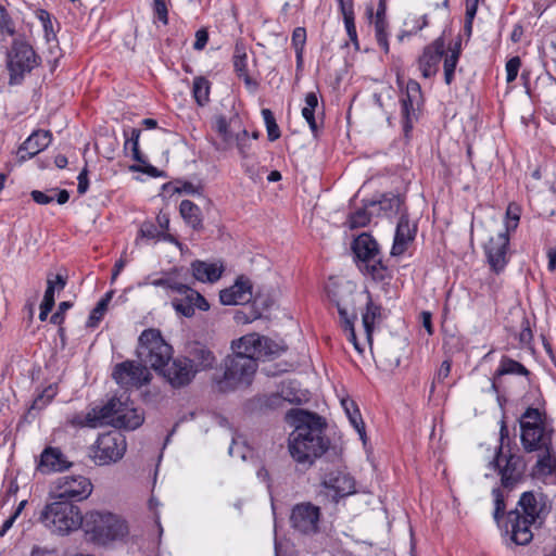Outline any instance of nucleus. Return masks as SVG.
Returning <instances> with one entry per match:
<instances>
[{"label":"nucleus","instance_id":"1","mask_svg":"<svg viewBox=\"0 0 556 556\" xmlns=\"http://www.w3.org/2000/svg\"><path fill=\"white\" fill-rule=\"evenodd\" d=\"M286 419L294 427L288 439L291 457L298 464L311 466L328 448V441L324 437V419L299 408L290 409Z\"/></svg>","mask_w":556,"mask_h":556},{"label":"nucleus","instance_id":"2","mask_svg":"<svg viewBox=\"0 0 556 556\" xmlns=\"http://www.w3.org/2000/svg\"><path fill=\"white\" fill-rule=\"evenodd\" d=\"M124 395L112 397L105 405L93 408L87 414L85 425L97 428L108 424L127 430L140 427L144 420L143 414L134 406L128 396Z\"/></svg>","mask_w":556,"mask_h":556},{"label":"nucleus","instance_id":"3","mask_svg":"<svg viewBox=\"0 0 556 556\" xmlns=\"http://www.w3.org/2000/svg\"><path fill=\"white\" fill-rule=\"evenodd\" d=\"M328 298L336 304L340 316L341 327L348 333V339L353 343L355 350L362 352L357 342L354 321L357 318L355 312V290L352 283L345 282H330L326 287Z\"/></svg>","mask_w":556,"mask_h":556},{"label":"nucleus","instance_id":"4","mask_svg":"<svg viewBox=\"0 0 556 556\" xmlns=\"http://www.w3.org/2000/svg\"><path fill=\"white\" fill-rule=\"evenodd\" d=\"M39 521L51 532L65 535L80 527L83 517L77 506L65 500H56L45 506Z\"/></svg>","mask_w":556,"mask_h":556},{"label":"nucleus","instance_id":"5","mask_svg":"<svg viewBox=\"0 0 556 556\" xmlns=\"http://www.w3.org/2000/svg\"><path fill=\"white\" fill-rule=\"evenodd\" d=\"M353 252L358 268L365 275L379 282L391 278L389 268L382 263L378 243L370 235H359L353 242Z\"/></svg>","mask_w":556,"mask_h":556},{"label":"nucleus","instance_id":"6","mask_svg":"<svg viewBox=\"0 0 556 556\" xmlns=\"http://www.w3.org/2000/svg\"><path fill=\"white\" fill-rule=\"evenodd\" d=\"M86 533L99 545L122 540L128 533L126 522L111 513H91L86 520Z\"/></svg>","mask_w":556,"mask_h":556},{"label":"nucleus","instance_id":"7","mask_svg":"<svg viewBox=\"0 0 556 556\" xmlns=\"http://www.w3.org/2000/svg\"><path fill=\"white\" fill-rule=\"evenodd\" d=\"M257 369V362L251 357L232 354L224 359V375L217 380L223 392L250 386Z\"/></svg>","mask_w":556,"mask_h":556},{"label":"nucleus","instance_id":"8","mask_svg":"<svg viewBox=\"0 0 556 556\" xmlns=\"http://www.w3.org/2000/svg\"><path fill=\"white\" fill-rule=\"evenodd\" d=\"M137 355L143 365L157 371L172 361L173 349L163 339L160 330L146 329L138 339Z\"/></svg>","mask_w":556,"mask_h":556},{"label":"nucleus","instance_id":"9","mask_svg":"<svg viewBox=\"0 0 556 556\" xmlns=\"http://www.w3.org/2000/svg\"><path fill=\"white\" fill-rule=\"evenodd\" d=\"M520 428L521 444L525 451L530 453L552 445V430L546 428L538 408H527L521 415Z\"/></svg>","mask_w":556,"mask_h":556},{"label":"nucleus","instance_id":"10","mask_svg":"<svg viewBox=\"0 0 556 556\" xmlns=\"http://www.w3.org/2000/svg\"><path fill=\"white\" fill-rule=\"evenodd\" d=\"M39 61L40 58L23 36L14 38L7 52V66L10 72V84H20L25 74L30 73L36 66H38Z\"/></svg>","mask_w":556,"mask_h":556},{"label":"nucleus","instance_id":"11","mask_svg":"<svg viewBox=\"0 0 556 556\" xmlns=\"http://www.w3.org/2000/svg\"><path fill=\"white\" fill-rule=\"evenodd\" d=\"M127 450L126 438L117 430L102 433L90 447V457L99 466L117 463Z\"/></svg>","mask_w":556,"mask_h":556},{"label":"nucleus","instance_id":"12","mask_svg":"<svg viewBox=\"0 0 556 556\" xmlns=\"http://www.w3.org/2000/svg\"><path fill=\"white\" fill-rule=\"evenodd\" d=\"M424 99L420 85L416 80H408L405 91L400 98L401 116L405 137L409 136L414 123L418 119Z\"/></svg>","mask_w":556,"mask_h":556},{"label":"nucleus","instance_id":"13","mask_svg":"<svg viewBox=\"0 0 556 556\" xmlns=\"http://www.w3.org/2000/svg\"><path fill=\"white\" fill-rule=\"evenodd\" d=\"M92 492V483L84 476H64L54 482L52 497L67 502L83 501Z\"/></svg>","mask_w":556,"mask_h":556},{"label":"nucleus","instance_id":"14","mask_svg":"<svg viewBox=\"0 0 556 556\" xmlns=\"http://www.w3.org/2000/svg\"><path fill=\"white\" fill-rule=\"evenodd\" d=\"M502 448L501 445L491 465L497 469L502 486L510 490L522 479L526 465L519 455H503Z\"/></svg>","mask_w":556,"mask_h":556},{"label":"nucleus","instance_id":"15","mask_svg":"<svg viewBox=\"0 0 556 556\" xmlns=\"http://www.w3.org/2000/svg\"><path fill=\"white\" fill-rule=\"evenodd\" d=\"M177 296L172 301V305L177 314L185 317H192L195 308L206 312L210 308L208 302L198 291L187 285L180 283L176 291Z\"/></svg>","mask_w":556,"mask_h":556},{"label":"nucleus","instance_id":"16","mask_svg":"<svg viewBox=\"0 0 556 556\" xmlns=\"http://www.w3.org/2000/svg\"><path fill=\"white\" fill-rule=\"evenodd\" d=\"M484 255L491 270L502 273L508 263L509 236L507 232H498L491 237L483 247Z\"/></svg>","mask_w":556,"mask_h":556},{"label":"nucleus","instance_id":"17","mask_svg":"<svg viewBox=\"0 0 556 556\" xmlns=\"http://www.w3.org/2000/svg\"><path fill=\"white\" fill-rule=\"evenodd\" d=\"M231 348L235 354L251 357L254 361L275 353L273 342L257 333L241 337L232 342Z\"/></svg>","mask_w":556,"mask_h":556},{"label":"nucleus","instance_id":"18","mask_svg":"<svg viewBox=\"0 0 556 556\" xmlns=\"http://www.w3.org/2000/svg\"><path fill=\"white\" fill-rule=\"evenodd\" d=\"M320 509L312 503L296 504L290 515L291 527L303 534H313L318 531Z\"/></svg>","mask_w":556,"mask_h":556},{"label":"nucleus","instance_id":"19","mask_svg":"<svg viewBox=\"0 0 556 556\" xmlns=\"http://www.w3.org/2000/svg\"><path fill=\"white\" fill-rule=\"evenodd\" d=\"M321 485L325 494L332 502L338 503L340 498L352 495L356 492L355 480L352 476L341 470H333L325 475Z\"/></svg>","mask_w":556,"mask_h":556},{"label":"nucleus","instance_id":"20","mask_svg":"<svg viewBox=\"0 0 556 556\" xmlns=\"http://www.w3.org/2000/svg\"><path fill=\"white\" fill-rule=\"evenodd\" d=\"M149 372L146 365H137L134 362H124L114 367L112 377L124 388L140 387L148 382Z\"/></svg>","mask_w":556,"mask_h":556},{"label":"nucleus","instance_id":"21","mask_svg":"<svg viewBox=\"0 0 556 556\" xmlns=\"http://www.w3.org/2000/svg\"><path fill=\"white\" fill-rule=\"evenodd\" d=\"M174 388H180L189 384L195 376L189 361L185 358H175L167 362L163 368L157 370Z\"/></svg>","mask_w":556,"mask_h":556},{"label":"nucleus","instance_id":"22","mask_svg":"<svg viewBox=\"0 0 556 556\" xmlns=\"http://www.w3.org/2000/svg\"><path fill=\"white\" fill-rule=\"evenodd\" d=\"M531 521L529 518L521 516L518 509L511 510L507 515L505 532L510 534V540L517 545H526L531 542L533 533L530 529Z\"/></svg>","mask_w":556,"mask_h":556},{"label":"nucleus","instance_id":"23","mask_svg":"<svg viewBox=\"0 0 556 556\" xmlns=\"http://www.w3.org/2000/svg\"><path fill=\"white\" fill-rule=\"evenodd\" d=\"M444 40L435 39L431 45L427 46L422 54L418 59V67L422 77L430 78L434 76L439 70V63L444 54Z\"/></svg>","mask_w":556,"mask_h":556},{"label":"nucleus","instance_id":"24","mask_svg":"<svg viewBox=\"0 0 556 556\" xmlns=\"http://www.w3.org/2000/svg\"><path fill=\"white\" fill-rule=\"evenodd\" d=\"M140 135H141V130L139 128H130L129 130L127 129H124V136H125V144H124V148L127 150V149H130L131 152H132V159L140 163V164H143L144 166L143 167H136V166H131V169L132 170H140L151 177H161V176H164L163 172L159 170L156 167L150 165V164H147V159L146 156L140 152L139 150V138H140Z\"/></svg>","mask_w":556,"mask_h":556},{"label":"nucleus","instance_id":"25","mask_svg":"<svg viewBox=\"0 0 556 556\" xmlns=\"http://www.w3.org/2000/svg\"><path fill=\"white\" fill-rule=\"evenodd\" d=\"M417 227L410 224L407 213H402L395 229L391 255L400 256L405 253L408 244L414 241Z\"/></svg>","mask_w":556,"mask_h":556},{"label":"nucleus","instance_id":"26","mask_svg":"<svg viewBox=\"0 0 556 556\" xmlns=\"http://www.w3.org/2000/svg\"><path fill=\"white\" fill-rule=\"evenodd\" d=\"M252 298V283L248 278L239 277L233 286L224 289L219 293L220 303L224 305H241Z\"/></svg>","mask_w":556,"mask_h":556},{"label":"nucleus","instance_id":"27","mask_svg":"<svg viewBox=\"0 0 556 556\" xmlns=\"http://www.w3.org/2000/svg\"><path fill=\"white\" fill-rule=\"evenodd\" d=\"M72 463L66 458L58 447L48 446L41 455L37 465V470L41 473H50L68 469Z\"/></svg>","mask_w":556,"mask_h":556},{"label":"nucleus","instance_id":"28","mask_svg":"<svg viewBox=\"0 0 556 556\" xmlns=\"http://www.w3.org/2000/svg\"><path fill=\"white\" fill-rule=\"evenodd\" d=\"M52 135L49 130L34 131L21 146L18 153L22 161L31 159L49 147Z\"/></svg>","mask_w":556,"mask_h":556},{"label":"nucleus","instance_id":"29","mask_svg":"<svg viewBox=\"0 0 556 556\" xmlns=\"http://www.w3.org/2000/svg\"><path fill=\"white\" fill-rule=\"evenodd\" d=\"M186 359L190 362L195 374L212 369L216 363L214 353L201 343L190 345Z\"/></svg>","mask_w":556,"mask_h":556},{"label":"nucleus","instance_id":"30","mask_svg":"<svg viewBox=\"0 0 556 556\" xmlns=\"http://www.w3.org/2000/svg\"><path fill=\"white\" fill-rule=\"evenodd\" d=\"M232 61L235 72L237 73L238 77L242 78L245 86L254 91L257 88V83L254 79H252L249 74L248 49L243 42L238 41L236 43Z\"/></svg>","mask_w":556,"mask_h":556},{"label":"nucleus","instance_id":"31","mask_svg":"<svg viewBox=\"0 0 556 556\" xmlns=\"http://www.w3.org/2000/svg\"><path fill=\"white\" fill-rule=\"evenodd\" d=\"M372 207L378 206L379 212L388 218H392L397 215H402V213H407L404 204V199L399 194H384L381 200L377 203L372 202L370 204Z\"/></svg>","mask_w":556,"mask_h":556},{"label":"nucleus","instance_id":"32","mask_svg":"<svg viewBox=\"0 0 556 556\" xmlns=\"http://www.w3.org/2000/svg\"><path fill=\"white\" fill-rule=\"evenodd\" d=\"M193 277L201 282H215L217 281L224 270L223 265L215 263H206L203 261H194L191 264Z\"/></svg>","mask_w":556,"mask_h":556},{"label":"nucleus","instance_id":"33","mask_svg":"<svg viewBox=\"0 0 556 556\" xmlns=\"http://www.w3.org/2000/svg\"><path fill=\"white\" fill-rule=\"evenodd\" d=\"M505 375L528 377L530 375V371L521 363L504 355L502 356L500 365L494 372V378L491 383L492 390H497L495 379Z\"/></svg>","mask_w":556,"mask_h":556},{"label":"nucleus","instance_id":"34","mask_svg":"<svg viewBox=\"0 0 556 556\" xmlns=\"http://www.w3.org/2000/svg\"><path fill=\"white\" fill-rule=\"evenodd\" d=\"M381 319V306L374 303L370 294L367 293L366 311L362 315V323L365 329L366 338L369 343L372 341V332L376 320Z\"/></svg>","mask_w":556,"mask_h":556},{"label":"nucleus","instance_id":"35","mask_svg":"<svg viewBox=\"0 0 556 556\" xmlns=\"http://www.w3.org/2000/svg\"><path fill=\"white\" fill-rule=\"evenodd\" d=\"M367 17L374 23L375 26V35L379 47L386 52H389V23L387 17L374 16V8L372 5H368L366 9Z\"/></svg>","mask_w":556,"mask_h":556},{"label":"nucleus","instance_id":"36","mask_svg":"<svg viewBox=\"0 0 556 556\" xmlns=\"http://www.w3.org/2000/svg\"><path fill=\"white\" fill-rule=\"evenodd\" d=\"M519 507L522 509V517L531 519V521H536V519L541 518V515L544 511L543 505H540L533 493L525 492L519 502Z\"/></svg>","mask_w":556,"mask_h":556},{"label":"nucleus","instance_id":"37","mask_svg":"<svg viewBox=\"0 0 556 556\" xmlns=\"http://www.w3.org/2000/svg\"><path fill=\"white\" fill-rule=\"evenodd\" d=\"M179 212L184 220L194 230L203 227L202 214L200 207L189 200H182L179 205Z\"/></svg>","mask_w":556,"mask_h":556},{"label":"nucleus","instance_id":"38","mask_svg":"<svg viewBox=\"0 0 556 556\" xmlns=\"http://www.w3.org/2000/svg\"><path fill=\"white\" fill-rule=\"evenodd\" d=\"M341 404H342V407L344 408L346 416L349 417L351 425L357 431V433L359 434V438L363 440V442H365V438H366L365 425H364L359 409L356 406L355 402L350 399H343L341 401Z\"/></svg>","mask_w":556,"mask_h":556},{"label":"nucleus","instance_id":"39","mask_svg":"<svg viewBox=\"0 0 556 556\" xmlns=\"http://www.w3.org/2000/svg\"><path fill=\"white\" fill-rule=\"evenodd\" d=\"M318 108V98L315 92H308L305 96V105L302 109V116L307 122L314 136L317 135L318 125L315 118V111Z\"/></svg>","mask_w":556,"mask_h":556},{"label":"nucleus","instance_id":"40","mask_svg":"<svg viewBox=\"0 0 556 556\" xmlns=\"http://www.w3.org/2000/svg\"><path fill=\"white\" fill-rule=\"evenodd\" d=\"M192 93L199 105H205L210 100V81L202 76L195 77L193 79Z\"/></svg>","mask_w":556,"mask_h":556},{"label":"nucleus","instance_id":"41","mask_svg":"<svg viewBox=\"0 0 556 556\" xmlns=\"http://www.w3.org/2000/svg\"><path fill=\"white\" fill-rule=\"evenodd\" d=\"M113 291L105 293V295L97 303L96 307L91 311L87 326L94 328L102 320L110 301L112 300Z\"/></svg>","mask_w":556,"mask_h":556},{"label":"nucleus","instance_id":"42","mask_svg":"<svg viewBox=\"0 0 556 556\" xmlns=\"http://www.w3.org/2000/svg\"><path fill=\"white\" fill-rule=\"evenodd\" d=\"M58 394V387L55 383L46 387L34 399L30 406L29 413L33 410L43 409Z\"/></svg>","mask_w":556,"mask_h":556},{"label":"nucleus","instance_id":"43","mask_svg":"<svg viewBox=\"0 0 556 556\" xmlns=\"http://www.w3.org/2000/svg\"><path fill=\"white\" fill-rule=\"evenodd\" d=\"M520 214H521V207L515 203L511 202L508 204L506 208L505 214V231L509 236V232L515 231L518 227L519 220H520Z\"/></svg>","mask_w":556,"mask_h":556},{"label":"nucleus","instance_id":"44","mask_svg":"<svg viewBox=\"0 0 556 556\" xmlns=\"http://www.w3.org/2000/svg\"><path fill=\"white\" fill-rule=\"evenodd\" d=\"M148 285L154 287H162L176 293L180 282L176 281L173 277H170L169 274H164V276L161 278L150 279V277H148L143 282H139V287Z\"/></svg>","mask_w":556,"mask_h":556},{"label":"nucleus","instance_id":"45","mask_svg":"<svg viewBox=\"0 0 556 556\" xmlns=\"http://www.w3.org/2000/svg\"><path fill=\"white\" fill-rule=\"evenodd\" d=\"M459 59V50L455 49L444 59V80L446 85H451L454 79V73Z\"/></svg>","mask_w":556,"mask_h":556},{"label":"nucleus","instance_id":"46","mask_svg":"<svg viewBox=\"0 0 556 556\" xmlns=\"http://www.w3.org/2000/svg\"><path fill=\"white\" fill-rule=\"evenodd\" d=\"M262 116L267 130L269 141H275L280 137V129L276 123L275 116L269 109L262 110Z\"/></svg>","mask_w":556,"mask_h":556},{"label":"nucleus","instance_id":"47","mask_svg":"<svg viewBox=\"0 0 556 556\" xmlns=\"http://www.w3.org/2000/svg\"><path fill=\"white\" fill-rule=\"evenodd\" d=\"M0 33L8 34L9 36H14L16 33L15 24L2 4H0Z\"/></svg>","mask_w":556,"mask_h":556},{"label":"nucleus","instance_id":"48","mask_svg":"<svg viewBox=\"0 0 556 556\" xmlns=\"http://www.w3.org/2000/svg\"><path fill=\"white\" fill-rule=\"evenodd\" d=\"M370 220V213L366 208H359L352 213L349 218L351 228L365 227Z\"/></svg>","mask_w":556,"mask_h":556},{"label":"nucleus","instance_id":"49","mask_svg":"<svg viewBox=\"0 0 556 556\" xmlns=\"http://www.w3.org/2000/svg\"><path fill=\"white\" fill-rule=\"evenodd\" d=\"M492 495L494 498L493 517H494L495 521L500 525V518L504 515V511L506 508L504 495H503L501 489H498V488H494L492 490Z\"/></svg>","mask_w":556,"mask_h":556},{"label":"nucleus","instance_id":"50","mask_svg":"<svg viewBox=\"0 0 556 556\" xmlns=\"http://www.w3.org/2000/svg\"><path fill=\"white\" fill-rule=\"evenodd\" d=\"M544 455L538 459L536 467L542 472L551 473L555 467L554 459L552 457V445L547 446V448H542Z\"/></svg>","mask_w":556,"mask_h":556},{"label":"nucleus","instance_id":"51","mask_svg":"<svg viewBox=\"0 0 556 556\" xmlns=\"http://www.w3.org/2000/svg\"><path fill=\"white\" fill-rule=\"evenodd\" d=\"M520 66L521 60L519 56H514L506 62L505 70L507 83H513L517 78Z\"/></svg>","mask_w":556,"mask_h":556},{"label":"nucleus","instance_id":"52","mask_svg":"<svg viewBox=\"0 0 556 556\" xmlns=\"http://www.w3.org/2000/svg\"><path fill=\"white\" fill-rule=\"evenodd\" d=\"M73 306V303L70 301H63L59 304L58 309L50 317V323L53 325L61 326L65 318V312Z\"/></svg>","mask_w":556,"mask_h":556},{"label":"nucleus","instance_id":"53","mask_svg":"<svg viewBox=\"0 0 556 556\" xmlns=\"http://www.w3.org/2000/svg\"><path fill=\"white\" fill-rule=\"evenodd\" d=\"M294 50H304L306 42V30L304 27H296L292 33L291 38Z\"/></svg>","mask_w":556,"mask_h":556},{"label":"nucleus","instance_id":"54","mask_svg":"<svg viewBox=\"0 0 556 556\" xmlns=\"http://www.w3.org/2000/svg\"><path fill=\"white\" fill-rule=\"evenodd\" d=\"M154 14L164 25L168 23V12L165 0H153Z\"/></svg>","mask_w":556,"mask_h":556},{"label":"nucleus","instance_id":"55","mask_svg":"<svg viewBox=\"0 0 556 556\" xmlns=\"http://www.w3.org/2000/svg\"><path fill=\"white\" fill-rule=\"evenodd\" d=\"M420 21L421 22L419 23V21L416 20L415 25L410 30H404L400 35H397L399 41H403L406 36L417 34L419 30H421L428 25V16L426 14L420 17Z\"/></svg>","mask_w":556,"mask_h":556},{"label":"nucleus","instance_id":"56","mask_svg":"<svg viewBox=\"0 0 556 556\" xmlns=\"http://www.w3.org/2000/svg\"><path fill=\"white\" fill-rule=\"evenodd\" d=\"M237 147L239 149L240 154L243 157H247L249 155L251 144L248 140L247 130H242L240 134L237 135Z\"/></svg>","mask_w":556,"mask_h":556},{"label":"nucleus","instance_id":"57","mask_svg":"<svg viewBox=\"0 0 556 556\" xmlns=\"http://www.w3.org/2000/svg\"><path fill=\"white\" fill-rule=\"evenodd\" d=\"M54 292H55V286L54 280L52 278H48L47 280V289L43 295V300L41 304L48 305L50 307L54 306L55 300H54Z\"/></svg>","mask_w":556,"mask_h":556},{"label":"nucleus","instance_id":"58","mask_svg":"<svg viewBox=\"0 0 556 556\" xmlns=\"http://www.w3.org/2000/svg\"><path fill=\"white\" fill-rule=\"evenodd\" d=\"M179 186H176L174 191L178 193H187V194H198L200 193V188L195 187L192 182L189 181H178Z\"/></svg>","mask_w":556,"mask_h":556},{"label":"nucleus","instance_id":"59","mask_svg":"<svg viewBox=\"0 0 556 556\" xmlns=\"http://www.w3.org/2000/svg\"><path fill=\"white\" fill-rule=\"evenodd\" d=\"M208 41V33L205 28H201L195 33V41L193 43L194 50H202Z\"/></svg>","mask_w":556,"mask_h":556},{"label":"nucleus","instance_id":"60","mask_svg":"<svg viewBox=\"0 0 556 556\" xmlns=\"http://www.w3.org/2000/svg\"><path fill=\"white\" fill-rule=\"evenodd\" d=\"M343 20L354 17L353 0H337Z\"/></svg>","mask_w":556,"mask_h":556},{"label":"nucleus","instance_id":"61","mask_svg":"<svg viewBox=\"0 0 556 556\" xmlns=\"http://www.w3.org/2000/svg\"><path fill=\"white\" fill-rule=\"evenodd\" d=\"M77 180H78V186H77L78 193L85 194L89 188L88 170L86 167H84L83 170L79 173Z\"/></svg>","mask_w":556,"mask_h":556},{"label":"nucleus","instance_id":"62","mask_svg":"<svg viewBox=\"0 0 556 556\" xmlns=\"http://www.w3.org/2000/svg\"><path fill=\"white\" fill-rule=\"evenodd\" d=\"M216 130L225 141L230 140L229 126L225 117H219L216 121Z\"/></svg>","mask_w":556,"mask_h":556},{"label":"nucleus","instance_id":"63","mask_svg":"<svg viewBox=\"0 0 556 556\" xmlns=\"http://www.w3.org/2000/svg\"><path fill=\"white\" fill-rule=\"evenodd\" d=\"M33 200L38 204H49L54 200V195H49L42 191L34 190L30 193Z\"/></svg>","mask_w":556,"mask_h":556},{"label":"nucleus","instance_id":"64","mask_svg":"<svg viewBox=\"0 0 556 556\" xmlns=\"http://www.w3.org/2000/svg\"><path fill=\"white\" fill-rule=\"evenodd\" d=\"M343 21L350 40L357 45V31L354 23V17L345 18Z\"/></svg>","mask_w":556,"mask_h":556}]
</instances>
